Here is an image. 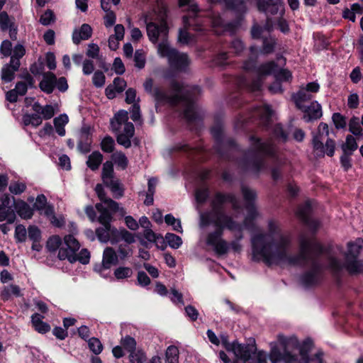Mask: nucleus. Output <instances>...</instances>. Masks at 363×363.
<instances>
[{
	"label": "nucleus",
	"instance_id": "49",
	"mask_svg": "<svg viewBox=\"0 0 363 363\" xmlns=\"http://www.w3.org/2000/svg\"><path fill=\"white\" fill-rule=\"evenodd\" d=\"M88 346L89 350L96 355L99 354L103 350V345L97 337H91L88 340Z\"/></svg>",
	"mask_w": 363,
	"mask_h": 363
},
{
	"label": "nucleus",
	"instance_id": "42",
	"mask_svg": "<svg viewBox=\"0 0 363 363\" xmlns=\"http://www.w3.org/2000/svg\"><path fill=\"white\" fill-rule=\"evenodd\" d=\"M223 81L233 84L236 89H240L244 83L245 78L241 75L225 74Z\"/></svg>",
	"mask_w": 363,
	"mask_h": 363
},
{
	"label": "nucleus",
	"instance_id": "44",
	"mask_svg": "<svg viewBox=\"0 0 363 363\" xmlns=\"http://www.w3.org/2000/svg\"><path fill=\"white\" fill-rule=\"evenodd\" d=\"M15 19L11 18L6 11L0 12V26L3 31L8 30L11 26L15 25Z\"/></svg>",
	"mask_w": 363,
	"mask_h": 363
},
{
	"label": "nucleus",
	"instance_id": "10",
	"mask_svg": "<svg viewBox=\"0 0 363 363\" xmlns=\"http://www.w3.org/2000/svg\"><path fill=\"white\" fill-rule=\"evenodd\" d=\"M363 240H358L355 242H349L348 251L346 254L347 269L352 274L363 272V266L357 260L362 247Z\"/></svg>",
	"mask_w": 363,
	"mask_h": 363
},
{
	"label": "nucleus",
	"instance_id": "16",
	"mask_svg": "<svg viewBox=\"0 0 363 363\" xmlns=\"http://www.w3.org/2000/svg\"><path fill=\"white\" fill-rule=\"evenodd\" d=\"M93 143L92 133L90 126H83L80 130L77 150L82 154H87L91 150Z\"/></svg>",
	"mask_w": 363,
	"mask_h": 363
},
{
	"label": "nucleus",
	"instance_id": "35",
	"mask_svg": "<svg viewBox=\"0 0 363 363\" xmlns=\"http://www.w3.org/2000/svg\"><path fill=\"white\" fill-rule=\"evenodd\" d=\"M247 213L243 220V225L247 228H252L255 226V220L257 216L256 207H246Z\"/></svg>",
	"mask_w": 363,
	"mask_h": 363
},
{
	"label": "nucleus",
	"instance_id": "52",
	"mask_svg": "<svg viewBox=\"0 0 363 363\" xmlns=\"http://www.w3.org/2000/svg\"><path fill=\"white\" fill-rule=\"evenodd\" d=\"M28 238L34 242H40L41 240V230L34 225H30L28 228Z\"/></svg>",
	"mask_w": 363,
	"mask_h": 363
},
{
	"label": "nucleus",
	"instance_id": "51",
	"mask_svg": "<svg viewBox=\"0 0 363 363\" xmlns=\"http://www.w3.org/2000/svg\"><path fill=\"white\" fill-rule=\"evenodd\" d=\"M115 142L110 135H106L101 142V149L103 152L111 153L114 150Z\"/></svg>",
	"mask_w": 363,
	"mask_h": 363
},
{
	"label": "nucleus",
	"instance_id": "19",
	"mask_svg": "<svg viewBox=\"0 0 363 363\" xmlns=\"http://www.w3.org/2000/svg\"><path fill=\"white\" fill-rule=\"evenodd\" d=\"M13 207L18 215L23 219H30L33 216V208H31L25 201L16 199L12 197Z\"/></svg>",
	"mask_w": 363,
	"mask_h": 363
},
{
	"label": "nucleus",
	"instance_id": "18",
	"mask_svg": "<svg viewBox=\"0 0 363 363\" xmlns=\"http://www.w3.org/2000/svg\"><path fill=\"white\" fill-rule=\"evenodd\" d=\"M56 75L53 72H44L43 79L39 83V88L44 93L50 94L56 87Z\"/></svg>",
	"mask_w": 363,
	"mask_h": 363
},
{
	"label": "nucleus",
	"instance_id": "25",
	"mask_svg": "<svg viewBox=\"0 0 363 363\" xmlns=\"http://www.w3.org/2000/svg\"><path fill=\"white\" fill-rule=\"evenodd\" d=\"M42 318H43V316L35 313L31 316V322L33 326L38 333L40 334H45L50 330L51 327L48 323L43 321Z\"/></svg>",
	"mask_w": 363,
	"mask_h": 363
},
{
	"label": "nucleus",
	"instance_id": "55",
	"mask_svg": "<svg viewBox=\"0 0 363 363\" xmlns=\"http://www.w3.org/2000/svg\"><path fill=\"white\" fill-rule=\"evenodd\" d=\"M133 274V271L128 267H119L114 271V275L117 279H123L130 277Z\"/></svg>",
	"mask_w": 363,
	"mask_h": 363
},
{
	"label": "nucleus",
	"instance_id": "64",
	"mask_svg": "<svg viewBox=\"0 0 363 363\" xmlns=\"http://www.w3.org/2000/svg\"><path fill=\"white\" fill-rule=\"evenodd\" d=\"M106 77L104 74L99 70L94 72L92 77V82L96 87H101L104 85Z\"/></svg>",
	"mask_w": 363,
	"mask_h": 363
},
{
	"label": "nucleus",
	"instance_id": "22",
	"mask_svg": "<svg viewBox=\"0 0 363 363\" xmlns=\"http://www.w3.org/2000/svg\"><path fill=\"white\" fill-rule=\"evenodd\" d=\"M223 4L227 10L233 11L239 16H242L247 11L245 0H223Z\"/></svg>",
	"mask_w": 363,
	"mask_h": 363
},
{
	"label": "nucleus",
	"instance_id": "54",
	"mask_svg": "<svg viewBox=\"0 0 363 363\" xmlns=\"http://www.w3.org/2000/svg\"><path fill=\"white\" fill-rule=\"evenodd\" d=\"M57 257L60 260L67 259L70 263L76 262L74 259V253L71 252L68 248L60 247L58 249Z\"/></svg>",
	"mask_w": 363,
	"mask_h": 363
},
{
	"label": "nucleus",
	"instance_id": "1",
	"mask_svg": "<svg viewBox=\"0 0 363 363\" xmlns=\"http://www.w3.org/2000/svg\"><path fill=\"white\" fill-rule=\"evenodd\" d=\"M274 111L269 105H264L262 108H257L254 112L250 113L248 116L239 113L235 120L234 126L236 130H245L250 123H254L255 116L259 117L257 123L266 130H270L269 139L263 142L262 140L255 135L249 137L252 147L245 150L243 156L239 160V167L244 172H251L259 175L264 167L265 157H274L276 151L273 142L285 143L288 140V133L283 128L281 123H277L272 128V116Z\"/></svg>",
	"mask_w": 363,
	"mask_h": 363
},
{
	"label": "nucleus",
	"instance_id": "29",
	"mask_svg": "<svg viewBox=\"0 0 363 363\" xmlns=\"http://www.w3.org/2000/svg\"><path fill=\"white\" fill-rule=\"evenodd\" d=\"M103 159V155L99 151L96 150L89 155L86 164L91 170L96 171L102 163Z\"/></svg>",
	"mask_w": 363,
	"mask_h": 363
},
{
	"label": "nucleus",
	"instance_id": "45",
	"mask_svg": "<svg viewBox=\"0 0 363 363\" xmlns=\"http://www.w3.org/2000/svg\"><path fill=\"white\" fill-rule=\"evenodd\" d=\"M269 360L272 363H278L283 358V352L279 348L276 342L271 343V350L269 355Z\"/></svg>",
	"mask_w": 363,
	"mask_h": 363
},
{
	"label": "nucleus",
	"instance_id": "15",
	"mask_svg": "<svg viewBox=\"0 0 363 363\" xmlns=\"http://www.w3.org/2000/svg\"><path fill=\"white\" fill-rule=\"evenodd\" d=\"M298 108L303 112V119L306 123L316 121L323 116L322 106L315 101L308 106L298 105Z\"/></svg>",
	"mask_w": 363,
	"mask_h": 363
},
{
	"label": "nucleus",
	"instance_id": "7",
	"mask_svg": "<svg viewBox=\"0 0 363 363\" xmlns=\"http://www.w3.org/2000/svg\"><path fill=\"white\" fill-rule=\"evenodd\" d=\"M157 53L166 57L170 68L178 72H186L190 65V60L186 53H180L173 47H157Z\"/></svg>",
	"mask_w": 363,
	"mask_h": 363
},
{
	"label": "nucleus",
	"instance_id": "24",
	"mask_svg": "<svg viewBox=\"0 0 363 363\" xmlns=\"http://www.w3.org/2000/svg\"><path fill=\"white\" fill-rule=\"evenodd\" d=\"M213 224L216 228L213 232L210 233L208 235L206 238L207 244H213L215 240L223 239L222 236L223 235V230L224 228L227 229L222 218H216V220L213 221Z\"/></svg>",
	"mask_w": 363,
	"mask_h": 363
},
{
	"label": "nucleus",
	"instance_id": "11",
	"mask_svg": "<svg viewBox=\"0 0 363 363\" xmlns=\"http://www.w3.org/2000/svg\"><path fill=\"white\" fill-rule=\"evenodd\" d=\"M147 33L150 40L155 44L160 38L162 42L157 45H169L167 43V35L169 33V27L166 21H162L160 24L150 22L146 26Z\"/></svg>",
	"mask_w": 363,
	"mask_h": 363
},
{
	"label": "nucleus",
	"instance_id": "28",
	"mask_svg": "<svg viewBox=\"0 0 363 363\" xmlns=\"http://www.w3.org/2000/svg\"><path fill=\"white\" fill-rule=\"evenodd\" d=\"M240 190L243 199L246 202V207H255V201L257 199L256 191L245 185L241 186Z\"/></svg>",
	"mask_w": 363,
	"mask_h": 363
},
{
	"label": "nucleus",
	"instance_id": "17",
	"mask_svg": "<svg viewBox=\"0 0 363 363\" xmlns=\"http://www.w3.org/2000/svg\"><path fill=\"white\" fill-rule=\"evenodd\" d=\"M311 206L307 203L299 209L298 214L308 228L311 230H315L319 228L320 222L311 217Z\"/></svg>",
	"mask_w": 363,
	"mask_h": 363
},
{
	"label": "nucleus",
	"instance_id": "43",
	"mask_svg": "<svg viewBox=\"0 0 363 363\" xmlns=\"http://www.w3.org/2000/svg\"><path fill=\"white\" fill-rule=\"evenodd\" d=\"M210 196V189L208 186L199 188L195 191V199L198 203H205Z\"/></svg>",
	"mask_w": 363,
	"mask_h": 363
},
{
	"label": "nucleus",
	"instance_id": "63",
	"mask_svg": "<svg viewBox=\"0 0 363 363\" xmlns=\"http://www.w3.org/2000/svg\"><path fill=\"white\" fill-rule=\"evenodd\" d=\"M229 55L226 52H223L220 53H218L217 55L215 56L213 58V62L215 64L220 67H223L227 65L229 62Z\"/></svg>",
	"mask_w": 363,
	"mask_h": 363
},
{
	"label": "nucleus",
	"instance_id": "60",
	"mask_svg": "<svg viewBox=\"0 0 363 363\" xmlns=\"http://www.w3.org/2000/svg\"><path fill=\"white\" fill-rule=\"evenodd\" d=\"M15 72L13 68L8 67H4L1 69V79L5 83H9L13 81L15 77Z\"/></svg>",
	"mask_w": 363,
	"mask_h": 363
},
{
	"label": "nucleus",
	"instance_id": "6",
	"mask_svg": "<svg viewBox=\"0 0 363 363\" xmlns=\"http://www.w3.org/2000/svg\"><path fill=\"white\" fill-rule=\"evenodd\" d=\"M330 130L327 123L321 122L315 131L312 133L311 144L313 153L319 157L325 155L333 156L335 150V142L329 138Z\"/></svg>",
	"mask_w": 363,
	"mask_h": 363
},
{
	"label": "nucleus",
	"instance_id": "12",
	"mask_svg": "<svg viewBox=\"0 0 363 363\" xmlns=\"http://www.w3.org/2000/svg\"><path fill=\"white\" fill-rule=\"evenodd\" d=\"M313 340L310 338H306L298 347L299 350V357L296 358V363H310V361L313 360L309 357V352L313 348ZM323 352H318L315 354V358L313 359L315 363H323Z\"/></svg>",
	"mask_w": 363,
	"mask_h": 363
},
{
	"label": "nucleus",
	"instance_id": "21",
	"mask_svg": "<svg viewBox=\"0 0 363 363\" xmlns=\"http://www.w3.org/2000/svg\"><path fill=\"white\" fill-rule=\"evenodd\" d=\"M258 47H250V55L247 60L243 62L242 69L247 72H255L259 67H257V58L259 55Z\"/></svg>",
	"mask_w": 363,
	"mask_h": 363
},
{
	"label": "nucleus",
	"instance_id": "57",
	"mask_svg": "<svg viewBox=\"0 0 363 363\" xmlns=\"http://www.w3.org/2000/svg\"><path fill=\"white\" fill-rule=\"evenodd\" d=\"M349 130L354 135H362V128L357 118H352L350 121Z\"/></svg>",
	"mask_w": 363,
	"mask_h": 363
},
{
	"label": "nucleus",
	"instance_id": "4",
	"mask_svg": "<svg viewBox=\"0 0 363 363\" xmlns=\"http://www.w3.org/2000/svg\"><path fill=\"white\" fill-rule=\"evenodd\" d=\"M210 132L213 139V150L217 157L225 162L233 161V153L240 151L235 139L225 135L223 124L218 121H215Z\"/></svg>",
	"mask_w": 363,
	"mask_h": 363
},
{
	"label": "nucleus",
	"instance_id": "48",
	"mask_svg": "<svg viewBox=\"0 0 363 363\" xmlns=\"http://www.w3.org/2000/svg\"><path fill=\"white\" fill-rule=\"evenodd\" d=\"M164 239L169 247L173 249H178L182 245V238L179 235L172 233H166Z\"/></svg>",
	"mask_w": 363,
	"mask_h": 363
},
{
	"label": "nucleus",
	"instance_id": "40",
	"mask_svg": "<svg viewBox=\"0 0 363 363\" xmlns=\"http://www.w3.org/2000/svg\"><path fill=\"white\" fill-rule=\"evenodd\" d=\"M112 161L121 169L124 170L128 167V160L125 155L122 152H117L111 155Z\"/></svg>",
	"mask_w": 363,
	"mask_h": 363
},
{
	"label": "nucleus",
	"instance_id": "5",
	"mask_svg": "<svg viewBox=\"0 0 363 363\" xmlns=\"http://www.w3.org/2000/svg\"><path fill=\"white\" fill-rule=\"evenodd\" d=\"M226 203L233 204L234 208H237L238 201L235 194L232 193L216 192L211 202L212 214L215 218H222L227 229L230 231H238L240 235L238 240L242 238L241 233L243 230L242 225L235 221L231 216L225 213L224 205Z\"/></svg>",
	"mask_w": 363,
	"mask_h": 363
},
{
	"label": "nucleus",
	"instance_id": "41",
	"mask_svg": "<svg viewBox=\"0 0 363 363\" xmlns=\"http://www.w3.org/2000/svg\"><path fill=\"white\" fill-rule=\"evenodd\" d=\"M120 343L123 349L128 352L129 354H130L132 352H134V350L137 349L136 340L130 335H127L125 337H123L120 341Z\"/></svg>",
	"mask_w": 363,
	"mask_h": 363
},
{
	"label": "nucleus",
	"instance_id": "33",
	"mask_svg": "<svg viewBox=\"0 0 363 363\" xmlns=\"http://www.w3.org/2000/svg\"><path fill=\"white\" fill-rule=\"evenodd\" d=\"M43 118L38 113H26L23 116V121L25 125L38 127L43 122Z\"/></svg>",
	"mask_w": 363,
	"mask_h": 363
},
{
	"label": "nucleus",
	"instance_id": "58",
	"mask_svg": "<svg viewBox=\"0 0 363 363\" xmlns=\"http://www.w3.org/2000/svg\"><path fill=\"white\" fill-rule=\"evenodd\" d=\"M248 363H267L266 355L262 351L256 350L250 354Z\"/></svg>",
	"mask_w": 363,
	"mask_h": 363
},
{
	"label": "nucleus",
	"instance_id": "20",
	"mask_svg": "<svg viewBox=\"0 0 363 363\" xmlns=\"http://www.w3.org/2000/svg\"><path fill=\"white\" fill-rule=\"evenodd\" d=\"M92 28L87 23H83L79 29H75L72 33V40L76 45L82 40H88L91 37Z\"/></svg>",
	"mask_w": 363,
	"mask_h": 363
},
{
	"label": "nucleus",
	"instance_id": "9",
	"mask_svg": "<svg viewBox=\"0 0 363 363\" xmlns=\"http://www.w3.org/2000/svg\"><path fill=\"white\" fill-rule=\"evenodd\" d=\"M259 77L274 75L275 80L280 82H288L292 78L291 72L287 69H281L274 61H269L260 65L257 70Z\"/></svg>",
	"mask_w": 363,
	"mask_h": 363
},
{
	"label": "nucleus",
	"instance_id": "30",
	"mask_svg": "<svg viewBox=\"0 0 363 363\" xmlns=\"http://www.w3.org/2000/svg\"><path fill=\"white\" fill-rule=\"evenodd\" d=\"M104 184L110 189L116 199H118L123 196L124 189L119 179H113L108 182H105Z\"/></svg>",
	"mask_w": 363,
	"mask_h": 363
},
{
	"label": "nucleus",
	"instance_id": "56",
	"mask_svg": "<svg viewBox=\"0 0 363 363\" xmlns=\"http://www.w3.org/2000/svg\"><path fill=\"white\" fill-rule=\"evenodd\" d=\"M135 66L138 69L144 68L146 62L145 52L143 49L137 50L134 56Z\"/></svg>",
	"mask_w": 363,
	"mask_h": 363
},
{
	"label": "nucleus",
	"instance_id": "36",
	"mask_svg": "<svg viewBox=\"0 0 363 363\" xmlns=\"http://www.w3.org/2000/svg\"><path fill=\"white\" fill-rule=\"evenodd\" d=\"M15 211L11 206L5 207L4 210L0 211V222L6 220L8 224L13 223L16 220Z\"/></svg>",
	"mask_w": 363,
	"mask_h": 363
},
{
	"label": "nucleus",
	"instance_id": "2",
	"mask_svg": "<svg viewBox=\"0 0 363 363\" xmlns=\"http://www.w3.org/2000/svg\"><path fill=\"white\" fill-rule=\"evenodd\" d=\"M251 244L252 260L254 262H259L262 259L268 267L295 265V255L289 253L290 239L281 233L279 227L272 220L268 223V233L253 235Z\"/></svg>",
	"mask_w": 363,
	"mask_h": 363
},
{
	"label": "nucleus",
	"instance_id": "38",
	"mask_svg": "<svg viewBox=\"0 0 363 363\" xmlns=\"http://www.w3.org/2000/svg\"><path fill=\"white\" fill-rule=\"evenodd\" d=\"M357 147L358 145L355 138L352 135H348L346 137L345 143L342 146L345 154L350 155Z\"/></svg>",
	"mask_w": 363,
	"mask_h": 363
},
{
	"label": "nucleus",
	"instance_id": "53",
	"mask_svg": "<svg viewBox=\"0 0 363 363\" xmlns=\"http://www.w3.org/2000/svg\"><path fill=\"white\" fill-rule=\"evenodd\" d=\"M27 231L25 226L22 224H18L16 226L14 238L16 242L22 243L26 240Z\"/></svg>",
	"mask_w": 363,
	"mask_h": 363
},
{
	"label": "nucleus",
	"instance_id": "23",
	"mask_svg": "<svg viewBox=\"0 0 363 363\" xmlns=\"http://www.w3.org/2000/svg\"><path fill=\"white\" fill-rule=\"evenodd\" d=\"M117 264L118 256L115 250L111 247H107L103 253L102 269H108L111 266L116 265Z\"/></svg>",
	"mask_w": 363,
	"mask_h": 363
},
{
	"label": "nucleus",
	"instance_id": "27",
	"mask_svg": "<svg viewBox=\"0 0 363 363\" xmlns=\"http://www.w3.org/2000/svg\"><path fill=\"white\" fill-rule=\"evenodd\" d=\"M278 341L281 348L283 350L281 361H284L285 363H295V354H292L288 350L289 340L284 335H279L278 336Z\"/></svg>",
	"mask_w": 363,
	"mask_h": 363
},
{
	"label": "nucleus",
	"instance_id": "62",
	"mask_svg": "<svg viewBox=\"0 0 363 363\" xmlns=\"http://www.w3.org/2000/svg\"><path fill=\"white\" fill-rule=\"evenodd\" d=\"M332 120L337 129L344 128L347 125L345 117L340 113H333Z\"/></svg>",
	"mask_w": 363,
	"mask_h": 363
},
{
	"label": "nucleus",
	"instance_id": "37",
	"mask_svg": "<svg viewBox=\"0 0 363 363\" xmlns=\"http://www.w3.org/2000/svg\"><path fill=\"white\" fill-rule=\"evenodd\" d=\"M208 245L213 246L215 252L220 256L227 254L229 250L228 243L224 239L216 240L213 244Z\"/></svg>",
	"mask_w": 363,
	"mask_h": 363
},
{
	"label": "nucleus",
	"instance_id": "34",
	"mask_svg": "<svg viewBox=\"0 0 363 363\" xmlns=\"http://www.w3.org/2000/svg\"><path fill=\"white\" fill-rule=\"evenodd\" d=\"M114 169L112 161H106L103 164L101 171V179L103 183L114 179Z\"/></svg>",
	"mask_w": 363,
	"mask_h": 363
},
{
	"label": "nucleus",
	"instance_id": "14",
	"mask_svg": "<svg viewBox=\"0 0 363 363\" xmlns=\"http://www.w3.org/2000/svg\"><path fill=\"white\" fill-rule=\"evenodd\" d=\"M323 248L316 242L311 240H303L301 244V252L298 257H296V263L301 259H312L314 256L322 252Z\"/></svg>",
	"mask_w": 363,
	"mask_h": 363
},
{
	"label": "nucleus",
	"instance_id": "61",
	"mask_svg": "<svg viewBox=\"0 0 363 363\" xmlns=\"http://www.w3.org/2000/svg\"><path fill=\"white\" fill-rule=\"evenodd\" d=\"M74 257L76 262L79 261L82 264H87L90 261V252L86 248H83L78 255L74 253Z\"/></svg>",
	"mask_w": 363,
	"mask_h": 363
},
{
	"label": "nucleus",
	"instance_id": "31",
	"mask_svg": "<svg viewBox=\"0 0 363 363\" xmlns=\"http://www.w3.org/2000/svg\"><path fill=\"white\" fill-rule=\"evenodd\" d=\"M104 184L110 189L116 199H118L123 196L124 189L119 179H113L108 182H105Z\"/></svg>",
	"mask_w": 363,
	"mask_h": 363
},
{
	"label": "nucleus",
	"instance_id": "46",
	"mask_svg": "<svg viewBox=\"0 0 363 363\" xmlns=\"http://www.w3.org/2000/svg\"><path fill=\"white\" fill-rule=\"evenodd\" d=\"M166 360L168 363L179 362V350L174 345H170L167 347L165 352Z\"/></svg>",
	"mask_w": 363,
	"mask_h": 363
},
{
	"label": "nucleus",
	"instance_id": "39",
	"mask_svg": "<svg viewBox=\"0 0 363 363\" xmlns=\"http://www.w3.org/2000/svg\"><path fill=\"white\" fill-rule=\"evenodd\" d=\"M128 359L130 363H145L147 356L143 349L138 348L129 354Z\"/></svg>",
	"mask_w": 363,
	"mask_h": 363
},
{
	"label": "nucleus",
	"instance_id": "47",
	"mask_svg": "<svg viewBox=\"0 0 363 363\" xmlns=\"http://www.w3.org/2000/svg\"><path fill=\"white\" fill-rule=\"evenodd\" d=\"M64 242L67 248L73 253L77 252L80 247L79 241L71 234L64 237Z\"/></svg>",
	"mask_w": 363,
	"mask_h": 363
},
{
	"label": "nucleus",
	"instance_id": "13",
	"mask_svg": "<svg viewBox=\"0 0 363 363\" xmlns=\"http://www.w3.org/2000/svg\"><path fill=\"white\" fill-rule=\"evenodd\" d=\"M256 5L257 10L267 16V23L270 21L269 16L276 15L279 11L282 13L284 10L281 0H257Z\"/></svg>",
	"mask_w": 363,
	"mask_h": 363
},
{
	"label": "nucleus",
	"instance_id": "59",
	"mask_svg": "<svg viewBox=\"0 0 363 363\" xmlns=\"http://www.w3.org/2000/svg\"><path fill=\"white\" fill-rule=\"evenodd\" d=\"M115 35H111L108 39V45H111V43H113V39L116 40L117 42L122 40L124 36L125 28L122 24H117L114 27Z\"/></svg>",
	"mask_w": 363,
	"mask_h": 363
},
{
	"label": "nucleus",
	"instance_id": "8",
	"mask_svg": "<svg viewBox=\"0 0 363 363\" xmlns=\"http://www.w3.org/2000/svg\"><path fill=\"white\" fill-rule=\"evenodd\" d=\"M221 344L228 352H233L237 358L244 363H248L247 360L250 358V354L256 350L255 340L252 343L244 345L239 343L238 340L230 342L227 337H222Z\"/></svg>",
	"mask_w": 363,
	"mask_h": 363
},
{
	"label": "nucleus",
	"instance_id": "26",
	"mask_svg": "<svg viewBox=\"0 0 363 363\" xmlns=\"http://www.w3.org/2000/svg\"><path fill=\"white\" fill-rule=\"evenodd\" d=\"M12 295L15 297H21L23 296L21 292V289L18 285L10 284L4 286L1 291L0 298L4 301H8L11 299Z\"/></svg>",
	"mask_w": 363,
	"mask_h": 363
},
{
	"label": "nucleus",
	"instance_id": "32",
	"mask_svg": "<svg viewBox=\"0 0 363 363\" xmlns=\"http://www.w3.org/2000/svg\"><path fill=\"white\" fill-rule=\"evenodd\" d=\"M68 121V116L65 113L61 114L60 116L54 118L53 123L55 130L59 135L64 136L65 135L66 131L65 126Z\"/></svg>",
	"mask_w": 363,
	"mask_h": 363
},
{
	"label": "nucleus",
	"instance_id": "3",
	"mask_svg": "<svg viewBox=\"0 0 363 363\" xmlns=\"http://www.w3.org/2000/svg\"><path fill=\"white\" fill-rule=\"evenodd\" d=\"M171 90L174 93L169 96L160 87L154 89V99L157 103H168L173 106L182 103L185 106L183 111L184 118L189 123L201 120L198 113L195 111V103L197 96L201 92L199 86H188L183 82L172 79L169 83Z\"/></svg>",
	"mask_w": 363,
	"mask_h": 363
},
{
	"label": "nucleus",
	"instance_id": "50",
	"mask_svg": "<svg viewBox=\"0 0 363 363\" xmlns=\"http://www.w3.org/2000/svg\"><path fill=\"white\" fill-rule=\"evenodd\" d=\"M62 239L57 235L50 236L47 241V248L50 252H55L57 250L60 248L62 245Z\"/></svg>",
	"mask_w": 363,
	"mask_h": 363
}]
</instances>
